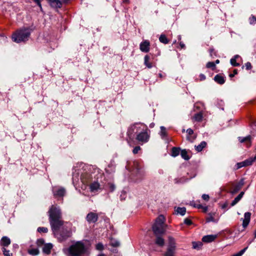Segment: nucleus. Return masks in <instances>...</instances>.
I'll return each instance as SVG.
<instances>
[{
	"label": "nucleus",
	"mask_w": 256,
	"mask_h": 256,
	"mask_svg": "<svg viewBox=\"0 0 256 256\" xmlns=\"http://www.w3.org/2000/svg\"><path fill=\"white\" fill-rule=\"evenodd\" d=\"M150 130L148 126L142 123H134L131 125L127 131L126 140L130 146L135 144L134 134H136L135 140L138 143L142 145L148 142L150 138Z\"/></svg>",
	"instance_id": "obj_1"
},
{
	"label": "nucleus",
	"mask_w": 256,
	"mask_h": 256,
	"mask_svg": "<svg viewBox=\"0 0 256 256\" xmlns=\"http://www.w3.org/2000/svg\"><path fill=\"white\" fill-rule=\"evenodd\" d=\"M50 223L52 231H56L64 224L62 212L58 206L52 205L48 211Z\"/></svg>",
	"instance_id": "obj_2"
},
{
	"label": "nucleus",
	"mask_w": 256,
	"mask_h": 256,
	"mask_svg": "<svg viewBox=\"0 0 256 256\" xmlns=\"http://www.w3.org/2000/svg\"><path fill=\"white\" fill-rule=\"evenodd\" d=\"M68 256H82L86 250V246L82 241H78L67 249Z\"/></svg>",
	"instance_id": "obj_3"
},
{
	"label": "nucleus",
	"mask_w": 256,
	"mask_h": 256,
	"mask_svg": "<svg viewBox=\"0 0 256 256\" xmlns=\"http://www.w3.org/2000/svg\"><path fill=\"white\" fill-rule=\"evenodd\" d=\"M30 34V31L29 28L20 29L12 34V38L14 42L17 43L24 42L28 40Z\"/></svg>",
	"instance_id": "obj_4"
},
{
	"label": "nucleus",
	"mask_w": 256,
	"mask_h": 256,
	"mask_svg": "<svg viewBox=\"0 0 256 256\" xmlns=\"http://www.w3.org/2000/svg\"><path fill=\"white\" fill-rule=\"evenodd\" d=\"M164 224V218L162 215H160L156 220L155 222L152 226V230L155 236L163 234L166 231Z\"/></svg>",
	"instance_id": "obj_5"
},
{
	"label": "nucleus",
	"mask_w": 256,
	"mask_h": 256,
	"mask_svg": "<svg viewBox=\"0 0 256 256\" xmlns=\"http://www.w3.org/2000/svg\"><path fill=\"white\" fill-rule=\"evenodd\" d=\"M56 236L60 242L65 240L71 236L72 232L70 230L67 228L65 226H61L56 231H53Z\"/></svg>",
	"instance_id": "obj_6"
},
{
	"label": "nucleus",
	"mask_w": 256,
	"mask_h": 256,
	"mask_svg": "<svg viewBox=\"0 0 256 256\" xmlns=\"http://www.w3.org/2000/svg\"><path fill=\"white\" fill-rule=\"evenodd\" d=\"M176 250V242L175 239L171 236L168 237V246L164 256H174Z\"/></svg>",
	"instance_id": "obj_7"
},
{
	"label": "nucleus",
	"mask_w": 256,
	"mask_h": 256,
	"mask_svg": "<svg viewBox=\"0 0 256 256\" xmlns=\"http://www.w3.org/2000/svg\"><path fill=\"white\" fill-rule=\"evenodd\" d=\"M244 184V179H241L238 182H232L228 184L229 192L232 194L237 193Z\"/></svg>",
	"instance_id": "obj_8"
},
{
	"label": "nucleus",
	"mask_w": 256,
	"mask_h": 256,
	"mask_svg": "<svg viewBox=\"0 0 256 256\" xmlns=\"http://www.w3.org/2000/svg\"><path fill=\"white\" fill-rule=\"evenodd\" d=\"M52 191L55 198L63 197L66 193V190L63 188L55 187L54 188Z\"/></svg>",
	"instance_id": "obj_9"
},
{
	"label": "nucleus",
	"mask_w": 256,
	"mask_h": 256,
	"mask_svg": "<svg viewBox=\"0 0 256 256\" xmlns=\"http://www.w3.org/2000/svg\"><path fill=\"white\" fill-rule=\"evenodd\" d=\"M150 48V43L148 40H144L140 44V49L142 52H149Z\"/></svg>",
	"instance_id": "obj_10"
},
{
	"label": "nucleus",
	"mask_w": 256,
	"mask_h": 256,
	"mask_svg": "<svg viewBox=\"0 0 256 256\" xmlns=\"http://www.w3.org/2000/svg\"><path fill=\"white\" fill-rule=\"evenodd\" d=\"M98 214L90 212L87 214L86 219L89 223H94L98 220Z\"/></svg>",
	"instance_id": "obj_11"
},
{
	"label": "nucleus",
	"mask_w": 256,
	"mask_h": 256,
	"mask_svg": "<svg viewBox=\"0 0 256 256\" xmlns=\"http://www.w3.org/2000/svg\"><path fill=\"white\" fill-rule=\"evenodd\" d=\"M89 188L92 192H96L101 190L100 184L96 181L90 184L89 185Z\"/></svg>",
	"instance_id": "obj_12"
},
{
	"label": "nucleus",
	"mask_w": 256,
	"mask_h": 256,
	"mask_svg": "<svg viewBox=\"0 0 256 256\" xmlns=\"http://www.w3.org/2000/svg\"><path fill=\"white\" fill-rule=\"evenodd\" d=\"M238 140L241 143H245V144L247 148H249L251 146V139L252 136H248L246 137H238Z\"/></svg>",
	"instance_id": "obj_13"
},
{
	"label": "nucleus",
	"mask_w": 256,
	"mask_h": 256,
	"mask_svg": "<svg viewBox=\"0 0 256 256\" xmlns=\"http://www.w3.org/2000/svg\"><path fill=\"white\" fill-rule=\"evenodd\" d=\"M206 222H213L216 223L218 221V218H216V213L210 212L208 214L206 218Z\"/></svg>",
	"instance_id": "obj_14"
},
{
	"label": "nucleus",
	"mask_w": 256,
	"mask_h": 256,
	"mask_svg": "<svg viewBox=\"0 0 256 256\" xmlns=\"http://www.w3.org/2000/svg\"><path fill=\"white\" fill-rule=\"evenodd\" d=\"M50 6L54 8H60L62 6V2L60 0H48Z\"/></svg>",
	"instance_id": "obj_15"
},
{
	"label": "nucleus",
	"mask_w": 256,
	"mask_h": 256,
	"mask_svg": "<svg viewBox=\"0 0 256 256\" xmlns=\"http://www.w3.org/2000/svg\"><path fill=\"white\" fill-rule=\"evenodd\" d=\"M162 234H158L156 236L155 244L160 247H162L164 245V240L162 237Z\"/></svg>",
	"instance_id": "obj_16"
},
{
	"label": "nucleus",
	"mask_w": 256,
	"mask_h": 256,
	"mask_svg": "<svg viewBox=\"0 0 256 256\" xmlns=\"http://www.w3.org/2000/svg\"><path fill=\"white\" fill-rule=\"evenodd\" d=\"M251 214L249 212H246L244 215V219L243 220L242 226L244 228H246L250 221Z\"/></svg>",
	"instance_id": "obj_17"
},
{
	"label": "nucleus",
	"mask_w": 256,
	"mask_h": 256,
	"mask_svg": "<svg viewBox=\"0 0 256 256\" xmlns=\"http://www.w3.org/2000/svg\"><path fill=\"white\" fill-rule=\"evenodd\" d=\"M144 64L148 68H150L154 66L153 63L150 60V56L148 54L144 56Z\"/></svg>",
	"instance_id": "obj_18"
},
{
	"label": "nucleus",
	"mask_w": 256,
	"mask_h": 256,
	"mask_svg": "<svg viewBox=\"0 0 256 256\" xmlns=\"http://www.w3.org/2000/svg\"><path fill=\"white\" fill-rule=\"evenodd\" d=\"M10 242L11 241L10 239L8 237L4 236L2 238L0 241V244L3 246V248H5L6 246H8L10 245Z\"/></svg>",
	"instance_id": "obj_19"
},
{
	"label": "nucleus",
	"mask_w": 256,
	"mask_h": 256,
	"mask_svg": "<svg viewBox=\"0 0 256 256\" xmlns=\"http://www.w3.org/2000/svg\"><path fill=\"white\" fill-rule=\"evenodd\" d=\"M216 237V235H207L202 238V240L206 242H213Z\"/></svg>",
	"instance_id": "obj_20"
},
{
	"label": "nucleus",
	"mask_w": 256,
	"mask_h": 256,
	"mask_svg": "<svg viewBox=\"0 0 256 256\" xmlns=\"http://www.w3.org/2000/svg\"><path fill=\"white\" fill-rule=\"evenodd\" d=\"M186 132L188 135L186 138L187 140L190 142H193V140L196 138V136H192V135L194 134L193 130L191 128H188L186 130Z\"/></svg>",
	"instance_id": "obj_21"
},
{
	"label": "nucleus",
	"mask_w": 256,
	"mask_h": 256,
	"mask_svg": "<svg viewBox=\"0 0 256 256\" xmlns=\"http://www.w3.org/2000/svg\"><path fill=\"white\" fill-rule=\"evenodd\" d=\"M214 80L216 82L220 84H222L225 82L224 77L220 74H216L214 78Z\"/></svg>",
	"instance_id": "obj_22"
},
{
	"label": "nucleus",
	"mask_w": 256,
	"mask_h": 256,
	"mask_svg": "<svg viewBox=\"0 0 256 256\" xmlns=\"http://www.w3.org/2000/svg\"><path fill=\"white\" fill-rule=\"evenodd\" d=\"M52 248V246L50 244H48L45 245H44L42 251L43 252L46 254H50L51 252V250Z\"/></svg>",
	"instance_id": "obj_23"
},
{
	"label": "nucleus",
	"mask_w": 256,
	"mask_h": 256,
	"mask_svg": "<svg viewBox=\"0 0 256 256\" xmlns=\"http://www.w3.org/2000/svg\"><path fill=\"white\" fill-rule=\"evenodd\" d=\"M244 194V192H242L240 194L234 199V200L231 203V206H233L236 205L242 198Z\"/></svg>",
	"instance_id": "obj_24"
},
{
	"label": "nucleus",
	"mask_w": 256,
	"mask_h": 256,
	"mask_svg": "<svg viewBox=\"0 0 256 256\" xmlns=\"http://www.w3.org/2000/svg\"><path fill=\"white\" fill-rule=\"evenodd\" d=\"M203 118L202 113L201 112L196 114L192 117V120L196 122H200Z\"/></svg>",
	"instance_id": "obj_25"
},
{
	"label": "nucleus",
	"mask_w": 256,
	"mask_h": 256,
	"mask_svg": "<svg viewBox=\"0 0 256 256\" xmlns=\"http://www.w3.org/2000/svg\"><path fill=\"white\" fill-rule=\"evenodd\" d=\"M175 212L176 214H180L181 216H184L186 212V208L184 207L175 208Z\"/></svg>",
	"instance_id": "obj_26"
},
{
	"label": "nucleus",
	"mask_w": 256,
	"mask_h": 256,
	"mask_svg": "<svg viewBox=\"0 0 256 256\" xmlns=\"http://www.w3.org/2000/svg\"><path fill=\"white\" fill-rule=\"evenodd\" d=\"M180 148L173 147L172 149L171 155L173 157H176L180 154Z\"/></svg>",
	"instance_id": "obj_27"
},
{
	"label": "nucleus",
	"mask_w": 256,
	"mask_h": 256,
	"mask_svg": "<svg viewBox=\"0 0 256 256\" xmlns=\"http://www.w3.org/2000/svg\"><path fill=\"white\" fill-rule=\"evenodd\" d=\"M206 146V143L205 142H202L198 146H196V150L198 152H201L204 148Z\"/></svg>",
	"instance_id": "obj_28"
},
{
	"label": "nucleus",
	"mask_w": 256,
	"mask_h": 256,
	"mask_svg": "<svg viewBox=\"0 0 256 256\" xmlns=\"http://www.w3.org/2000/svg\"><path fill=\"white\" fill-rule=\"evenodd\" d=\"M256 157L253 158H250L248 159H247L244 161V166H248L252 165V164L254 162V161L256 160Z\"/></svg>",
	"instance_id": "obj_29"
},
{
	"label": "nucleus",
	"mask_w": 256,
	"mask_h": 256,
	"mask_svg": "<svg viewBox=\"0 0 256 256\" xmlns=\"http://www.w3.org/2000/svg\"><path fill=\"white\" fill-rule=\"evenodd\" d=\"M28 253L32 256H36L39 254V250L37 248H31L28 250Z\"/></svg>",
	"instance_id": "obj_30"
},
{
	"label": "nucleus",
	"mask_w": 256,
	"mask_h": 256,
	"mask_svg": "<svg viewBox=\"0 0 256 256\" xmlns=\"http://www.w3.org/2000/svg\"><path fill=\"white\" fill-rule=\"evenodd\" d=\"M181 156L185 160H188L190 157L188 154V152L186 150H182L180 152Z\"/></svg>",
	"instance_id": "obj_31"
},
{
	"label": "nucleus",
	"mask_w": 256,
	"mask_h": 256,
	"mask_svg": "<svg viewBox=\"0 0 256 256\" xmlns=\"http://www.w3.org/2000/svg\"><path fill=\"white\" fill-rule=\"evenodd\" d=\"M159 40L161 42L164 44H167L169 42V40L164 34H161L159 38Z\"/></svg>",
	"instance_id": "obj_32"
},
{
	"label": "nucleus",
	"mask_w": 256,
	"mask_h": 256,
	"mask_svg": "<svg viewBox=\"0 0 256 256\" xmlns=\"http://www.w3.org/2000/svg\"><path fill=\"white\" fill-rule=\"evenodd\" d=\"M206 67L208 68H211L212 70H214L216 68V64L214 62H208L206 64Z\"/></svg>",
	"instance_id": "obj_33"
},
{
	"label": "nucleus",
	"mask_w": 256,
	"mask_h": 256,
	"mask_svg": "<svg viewBox=\"0 0 256 256\" xmlns=\"http://www.w3.org/2000/svg\"><path fill=\"white\" fill-rule=\"evenodd\" d=\"M160 134L162 138H164L166 136L167 133H166V129L164 126H162L160 127Z\"/></svg>",
	"instance_id": "obj_34"
},
{
	"label": "nucleus",
	"mask_w": 256,
	"mask_h": 256,
	"mask_svg": "<svg viewBox=\"0 0 256 256\" xmlns=\"http://www.w3.org/2000/svg\"><path fill=\"white\" fill-rule=\"evenodd\" d=\"M2 251L4 256H12V254L9 250H7L5 248H2Z\"/></svg>",
	"instance_id": "obj_35"
},
{
	"label": "nucleus",
	"mask_w": 256,
	"mask_h": 256,
	"mask_svg": "<svg viewBox=\"0 0 256 256\" xmlns=\"http://www.w3.org/2000/svg\"><path fill=\"white\" fill-rule=\"evenodd\" d=\"M202 246V243L201 242H193L192 247L194 249H198Z\"/></svg>",
	"instance_id": "obj_36"
},
{
	"label": "nucleus",
	"mask_w": 256,
	"mask_h": 256,
	"mask_svg": "<svg viewBox=\"0 0 256 256\" xmlns=\"http://www.w3.org/2000/svg\"><path fill=\"white\" fill-rule=\"evenodd\" d=\"M250 24H256V17L254 16H252L249 18Z\"/></svg>",
	"instance_id": "obj_37"
},
{
	"label": "nucleus",
	"mask_w": 256,
	"mask_h": 256,
	"mask_svg": "<svg viewBox=\"0 0 256 256\" xmlns=\"http://www.w3.org/2000/svg\"><path fill=\"white\" fill-rule=\"evenodd\" d=\"M247 248H248V247H246V248H244V249L234 254L232 256H242L244 254V252H245V251L246 250Z\"/></svg>",
	"instance_id": "obj_38"
},
{
	"label": "nucleus",
	"mask_w": 256,
	"mask_h": 256,
	"mask_svg": "<svg viewBox=\"0 0 256 256\" xmlns=\"http://www.w3.org/2000/svg\"><path fill=\"white\" fill-rule=\"evenodd\" d=\"M38 231L39 232L46 233L48 232V229L44 227H39L38 228Z\"/></svg>",
	"instance_id": "obj_39"
},
{
	"label": "nucleus",
	"mask_w": 256,
	"mask_h": 256,
	"mask_svg": "<svg viewBox=\"0 0 256 256\" xmlns=\"http://www.w3.org/2000/svg\"><path fill=\"white\" fill-rule=\"evenodd\" d=\"M230 64L232 66H238L240 65V64L238 62H236V60H235V58H231Z\"/></svg>",
	"instance_id": "obj_40"
},
{
	"label": "nucleus",
	"mask_w": 256,
	"mask_h": 256,
	"mask_svg": "<svg viewBox=\"0 0 256 256\" xmlns=\"http://www.w3.org/2000/svg\"><path fill=\"white\" fill-rule=\"evenodd\" d=\"M96 248L98 250H102L104 249V246L102 243H98L96 245Z\"/></svg>",
	"instance_id": "obj_41"
},
{
	"label": "nucleus",
	"mask_w": 256,
	"mask_h": 256,
	"mask_svg": "<svg viewBox=\"0 0 256 256\" xmlns=\"http://www.w3.org/2000/svg\"><path fill=\"white\" fill-rule=\"evenodd\" d=\"M244 164L243 162H238L236 165V169L238 170V169H239L242 167H244Z\"/></svg>",
	"instance_id": "obj_42"
},
{
	"label": "nucleus",
	"mask_w": 256,
	"mask_h": 256,
	"mask_svg": "<svg viewBox=\"0 0 256 256\" xmlns=\"http://www.w3.org/2000/svg\"><path fill=\"white\" fill-rule=\"evenodd\" d=\"M141 150V148L140 146H136L132 150V152L134 154H136L138 152Z\"/></svg>",
	"instance_id": "obj_43"
},
{
	"label": "nucleus",
	"mask_w": 256,
	"mask_h": 256,
	"mask_svg": "<svg viewBox=\"0 0 256 256\" xmlns=\"http://www.w3.org/2000/svg\"><path fill=\"white\" fill-rule=\"evenodd\" d=\"M108 186L109 190L110 192H112V191H114V189H115V186L113 184L108 183Z\"/></svg>",
	"instance_id": "obj_44"
},
{
	"label": "nucleus",
	"mask_w": 256,
	"mask_h": 256,
	"mask_svg": "<svg viewBox=\"0 0 256 256\" xmlns=\"http://www.w3.org/2000/svg\"><path fill=\"white\" fill-rule=\"evenodd\" d=\"M245 67L247 70H251L252 68V64L250 62H248L245 64Z\"/></svg>",
	"instance_id": "obj_45"
},
{
	"label": "nucleus",
	"mask_w": 256,
	"mask_h": 256,
	"mask_svg": "<svg viewBox=\"0 0 256 256\" xmlns=\"http://www.w3.org/2000/svg\"><path fill=\"white\" fill-rule=\"evenodd\" d=\"M36 244L38 246H42L44 244V240L43 239H38L37 240Z\"/></svg>",
	"instance_id": "obj_46"
},
{
	"label": "nucleus",
	"mask_w": 256,
	"mask_h": 256,
	"mask_svg": "<svg viewBox=\"0 0 256 256\" xmlns=\"http://www.w3.org/2000/svg\"><path fill=\"white\" fill-rule=\"evenodd\" d=\"M120 242L117 241L112 242H111V245L114 247L118 246H120Z\"/></svg>",
	"instance_id": "obj_47"
},
{
	"label": "nucleus",
	"mask_w": 256,
	"mask_h": 256,
	"mask_svg": "<svg viewBox=\"0 0 256 256\" xmlns=\"http://www.w3.org/2000/svg\"><path fill=\"white\" fill-rule=\"evenodd\" d=\"M198 208H202L203 210V212H206L208 210V206H203L202 205H199L198 206Z\"/></svg>",
	"instance_id": "obj_48"
},
{
	"label": "nucleus",
	"mask_w": 256,
	"mask_h": 256,
	"mask_svg": "<svg viewBox=\"0 0 256 256\" xmlns=\"http://www.w3.org/2000/svg\"><path fill=\"white\" fill-rule=\"evenodd\" d=\"M202 198L204 200L208 201L210 199V196L208 194H204L202 196Z\"/></svg>",
	"instance_id": "obj_49"
},
{
	"label": "nucleus",
	"mask_w": 256,
	"mask_h": 256,
	"mask_svg": "<svg viewBox=\"0 0 256 256\" xmlns=\"http://www.w3.org/2000/svg\"><path fill=\"white\" fill-rule=\"evenodd\" d=\"M184 222L187 225H190L192 224V220L188 218H186Z\"/></svg>",
	"instance_id": "obj_50"
},
{
	"label": "nucleus",
	"mask_w": 256,
	"mask_h": 256,
	"mask_svg": "<svg viewBox=\"0 0 256 256\" xmlns=\"http://www.w3.org/2000/svg\"><path fill=\"white\" fill-rule=\"evenodd\" d=\"M238 74V71L236 70H234V71H233V74H230L229 76L230 77V78H232V77H234L236 74Z\"/></svg>",
	"instance_id": "obj_51"
},
{
	"label": "nucleus",
	"mask_w": 256,
	"mask_h": 256,
	"mask_svg": "<svg viewBox=\"0 0 256 256\" xmlns=\"http://www.w3.org/2000/svg\"><path fill=\"white\" fill-rule=\"evenodd\" d=\"M37 4L42 8L41 2L42 0H34Z\"/></svg>",
	"instance_id": "obj_52"
},
{
	"label": "nucleus",
	"mask_w": 256,
	"mask_h": 256,
	"mask_svg": "<svg viewBox=\"0 0 256 256\" xmlns=\"http://www.w3.org/2000/svg\"><path fill=\"white\" fill-rule=\"evenodd\" d=\"M199 77L200 80H204L206 79V76L204 74H200Z\"/></svg>",
	"instance_id": "obj_53"
},
{
	"label": "nucleus",
	"mask_w": 256,
	"mask_h": 256,
	"mask_svg": "<svg viewBox=\"0 0 256 256\" xmlns=\"http://www.w3.org/2000/svg\"><path fill=\"white\" fill-rule=\"evenodd\" d=\"M235 58V60H237L238 58H240V57L239 55L236 54V55H235L234 56V58Z\"/></svg>",
	"instance_id": "obj_54"
},
{
	"label": "nucleus",
	"mask_w": 256,
	"mask_h": 256,
	"mask_svg": "<svg viewBox=\"0 0 256 256\" xmlns=\"http://www.w3.org/2000/svg\"><path fill=\"white\" fill-rule=\"evenodd\" d=\"M210 54L211 56H212L213 54H216V52H214V49H210Z\"/></svg>",
	"instance_id": "obj_55"
},
{
	"label": "nucleus",
	"mask_w": 256,
	"mask_h": 256,
	"mask_svg": "<svg viewBox=\"0 0 256 256\" xmlns=\"http://www.w3.org/2000/svg\"><path fill=\"white\" fill-rule=\"evenodd\" d=\"M158 76L160 78H164L165 76V75L162 74V73H159L158 74Z\"/></svg>",
	"instance_id": "obj_56"
},
{
	"label": "nucleus",
	"mask_w": 256,
	"mask_h": 256,
	"mask_svg": "<svg viewBox=\"0 0 256 256\" xmlns=\"http://www.w3.org/2000/svg\"><path fill=\"white\" fill-rule=\"evenodd\" d=\"M70 0H62V1H61L62 2V4L64 3V4H66L68 2V1H70Z\"/></svg>",
	"instance_id": "obj_57"
},
{
	"label": "nucleus",
	"mask_w": 256,
	"mask_h": 256,
	"mask_svg": "<svg viewBox=\"0 0 256 256\" xmlns=\"http://www.w3.org/2000/svg\"><path fill=\"white\" fill-rule=\"evenodd\" d=\"M180 47L182 48L185 47V45L182 42H180Z\"/></svg>",
	"instance_id": "obj_58"
},
{
	"label": "nucleus",
	"mask_w": 256,
	"mask_h": 256,
	"mask_svg": "<svg viewBox=\"0 0 256 256\" xmlns=\"http://www.w3.org/2000/svg\"><path fill=\"white\" fill-rule=\"evenodd\" d=\"M214 62L216 64H219V63H220V60H216L215 61V62Z\"/></svg>",
	"instance_id": "obj_59"
},
{
	"label": "nucleus",
	"mask_w": 256,
	"mask_h": 256,
	"mask_svg": "<svg viewBox=\"0 0 256 256\" xmlns=\"http://www.w3.org/2000/svg\"><path fill=\"white\" fill-rule=\"evenodd\" d=\"M98 256H106V254H104L101 253V254H98Z\"/></svg>",
	"instance_id": "obj_60"
},
{
	"label": "nucleus",
	"mask_w": 256,
	"mask_h": 256,
	"mask_svg": "<svg viewBox=\"0 0 256 256\" xmlns=\"http://www.w3.org/2000/svg\"><path fill=\"white\" fill-rule=\"evenodd\" d=\"M154 126V124H150V128H152V127Z\"/></svg>",
	"instance_id": "obj_61"
},
{
	"label": "nucleus",
	"mask_w": 256,
	"mask_h": 256,
	"mask_svg": "<svg viewBox=\"0 0 256 256\" xmlns=\"http://www.w3.org/2000/svg\"><path fill=\"white\" fill-rule=\"evenodd\" d=\"M254 238H256V230L254 232Z\"/></svg>",
	"instance_id": "obj_62"
},
{
	"label": "nucleus",
	"mask_w": 256,
	"mask_h": 256,
	"mask_svg": "<svg viewBox=\"0 0 256 256\" xmlns=\"http://www.w3.org/2000/svg\"><path fill=\"white\" fill-rule=\"evenodd\" d=\"M128 1H129L128 0H124V2H128Z\"/></svg>",
	"instance_id": "obj_63"
},
{
	"label": "nucleus",
	"mask_w": 256,
	"mask_h": 256,
	"mask_svg": "<svg viewBox=\"0 0 256 256\" xmlns=\"http://www.w3.org/2000/svg\"><path fill=\"white\" fill-rule=\"evenodd\" d=\"M82 180L83 182H85V181L83 180V178H82Z\"/></svg>",
	"instance_id": "obj_64"
}]
</instances>
